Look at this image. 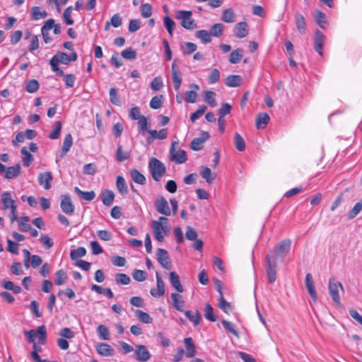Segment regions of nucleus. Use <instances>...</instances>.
<instances>
[{
	"instance_id": "1",
	"label": "nucleus",
	"mask_w": 362,
	"mask_h": 362,
	"mask_svg": "<svg viewBox=\"0 0 362 362\" xmlns=\"http://www.w3.org/2000/svg\"><path fill=\"white\" fill-rule=\"evenodd\" d=\"M192 16L191 11L178 10L175 11V17L180 21V24L184 28L192 30L197 28V23Z\"/></svg>"
},
{
	"instance_id": "2",
	"label": "nucleus",
	"mask_w": 362,
	"mask_h": 362,
	"mask_svg": "<svg viewBox=\"0 0 362 362\" xmlns=\"http://www.w3.org/2000/svg\"><path fill=\"white\" fill-rule=\"evenodd\" d=\"M328 290L332 300L335 303L336 305L340 306L341 303L339 295V290L341 292H344V288L342 284L337 281L336 279L334 277L330 278L329 279Z\"/></svg>"
},
{
	"instance_id": "3",
	"label": "nucleus",
	"mask_w": 362,
	"mask_h": 362,
	"mask_svg": "<svg viewBox=\"0 0 362 362\" xmlns=\"http://www.w3.org/2000/svg\"><path fill=\"white\" fill-rule=\"evenodd\" d=\"M148 168L152 178L158 182L166 173L165 165L160 160H150Z\"/></svg>"
},
{
	"instance_id": "4",
	"label": "nucleus",
	"mask_w": 362,
	"mask_h": 362,
	"mask_svg": "<svg viewBox=\"0 0 362 362\" xmlns=\"http://www.w3.org/2000/svg\"><path fill=\"white\" fill-rule=\"evenodd\" d=\"M291 246V240L290 239H284L277 245L274 250L267 255L276 256V261L279 258H284L289 252Z\"/></svg>"
},
{
	"instance_id": "5",
	"label": "nucleus",
	"mask_w": 362,
	"mask_h": 362,
	"mask_svg": "<svg viewBox=\"0 0 362 362\" xmlns=\"http://www.w3.org/2000/svg\"><path fill=\"white\" fill-rule=\"evenodd\" d=\"M266 261L268 281L270 284H273L276 279V274L278 271V264L276 256L267 255Z\"/></svg>"
},
{
	"instance_id": "6",
	"label": "nucleus",
	"mask_w": 362,
	"mask_h": 362,
	"mask_svg": "<svg viewBox=\"0 0 362 362\" xmlns=\"http://www.w3.org/2000/svg\"><path fill=\"white\" fill-rule=\"evenodd\" d=\"M21 168L19 164L6 168L0 163V173H4V177L6 179H13L16 177L21 173Z\"/></svg>"
},
{
	"instance_id": "7",
	"label": "nucleus",
	"mask_w": 362,
	"mask_h": 362,
	"mask_svg": "<svg viewBox=\"0 0 362 362\" xmlns=\"http://www.w3.org/2000/svg\"><path fill=\"white\" fill-rule=\"evenodd\" d=\"M53 57L59 64H69L71 62H74L77 59V54L74 51L70 55L63 52H59Z\"/></svg>"
},
{
	"instance_id": "8",
	"label": "nucleus",
	"mask_w": 362,
	"mask_h": 362,
	"mask_svg": "<svg viewBox=\"0 0 362 362\" xmlns=\"http://www.w3.org/2000/svg\"><path fill=\"white\" fill-rule=\"evenodd\" d=\"M60 207L63 212L68 215L74 214L75 208L69 195L63 194L61 196Z\"/></svg>"
},
{
	"instance_id": "9",
	"label": "nucleus",
	"mask_w": 362,
	"mask_h": 362,
	"mask_svg": "<svg viewBox=\"0 0 362 362\" xmlns=\"http://www.w3.org/2000/svg\"><path fill=\"white\" fill-rule=\"evenodd\" d=\"M155 206L158 213L165 216L170 215V209L168 203L163 196H160L157 198L155 202Z\"/></svg>"
},
{
	"instance_id": "10",
	"label": "nucleus",
	"mask_w": 362,
	"mask_h": 362,
	"mask_svg": "<svg viewBox=\"0 0 362 362\" xmlns=\"http://www.w3.org/2000/svg\"><path fill=\"white\" fill-rule=\"evenodd\" d=\"M168 222V219L164 216H160L158 221H153V232L158 231L167 234L169 231Z\"/></svg>"
},
{
	"instance_id": "11",
	"label": "nucleus",
	"mask_w": 362,
	"mask_h": 362,
	"mask_svg": "<svg viewBox=\"0 0 362 362\" xmlns=\"http://www.w3.org/2000/svg\"><path fill=\"white\" fill-rule=\"evenodd\" d=\"M210 137L207 132H202L199 137L194 138L191 144L190 147L194 151H199L203 148L204 143Z\"/></svg>"
},
{
	"instance_id": "12",
	"label": "nucleus",
	"mask_w": 362,
	"mask_h": 362,
	"mask_svg": "<svg viewBox=\"0 0 362 362\" xmlns=\"http://www.w3.org/2000/svg\"><path fill=\"white\" fill-rule=\"evenodd\" d=\"M134 353L135 358L139 361L146 362L151 358V354L144 345H136Z\"/></svg>"
},
{
	"instance_id": "13",
	"label": "nucleus",
	"mask_w": 362,
	"mask_h": 362,
	"mask_svg": "<svg viewBox=\"0 0 362 362\" xmlns=\"http://www.w3.org/2000/svg\"><path fill=\"white\" fill-rule=\"evenodd\" d=\"M156 257L161 266L166 269H170V261L168 252L165 249L159 248L156 252Z\"/></svg>"
},
{
	"instance_id": "14",
	"label": "nucleus",
	"mask_w": 362,
	"mask_h": 362,
	"mask_svg": "<svg viewBox=\"0 0 362 362\" xmlns=\"http://www.w3.org/2000/svg\"><path fill=\"white\" fill-rule=\"evenodd\" d=\"M53 177L51 172L41 173L38 175L37 181L40 186L45 189H49L52 187L51 181Z\"/></svg>"
},
{
	"instance_id": "15",
	"label": "nucleus",
	"mask_w": 362,
	"mask_h": 362,
	"mask_svg": "<svg viewBox=\"0 0 362 362\" xmlns=\"http://www.w3.org/2000/svg\"><path fill=\"white\" fill-rule=\"evenodd\" d=\"M325 38V36L321 31L319 30H315L314 49L321 56L323 55L322 49Z\"/></svg>"
},
{
	"instance_id": "16",
	"label": "nucleus",
	"mask_w": 362,
	"mask_h": 362,
	"mask_svg": "<svg viewBox=\"0 0 362 362\" xmlns=\"http://www.w3.org/2000/svg\"><path fill=\"white\" fill-rule=\"evenodd\" d=\"M170 158H186L185 151L180 148L179 143L173 141L170 149Z\"/></svg>"
},
{
	"instance_id": "17",
	"label": "nucleus",
	"mask_w": 362,
	"mask_h": 362,
	"mask_svg": "<svg viewBox=\"0 0 362 362\" xmlns=\"http://www.w3.org/2000/svg\"><path fill=\"white\" fill-rule=\"evenodd\" d=\"M156 284L157 289L151 288L150 291L151 294L153 297H160L163 296L165 293V284L158 273L156 274Z\"/></svg>"
},
{
	"instance_id": "18",
	"label": "nucleus",
	"mask_w": 362,
	"mask_h": 362,
	"mask_svg": "<svg viewBox=\"0 0 362 362\" xmlns=\"http://www.w3.org/2000/svg\"><path fill=\"white\" fill-rule=\"evenodd\" d=\"M95 350L98 354L103 356H112L115 354L112 346L105 343H100L95 346Z\"/></svg>"
},
{
	"instance_id": "19",
	"label": "nucleus",
	"mask_w": 362,
	"mask_h": 362,
	"mask_svg": "<svg viewBox=\"0 0 362 362\" xmlns=\"http://www.w3.org/2000/svg\"><path fill=\"white\" fill-rule=\"evenodd\" d=\"M294 20L298 32L302 35L305 34L306 30V22L304 16L301 13L296 12L294 16Z\"/></svg>"
},
{
	"instance_id": "20",
	"label": "nucleus",
	"mask_w": 362,
	"mask_h": 362,
	"mask_svg": "<svg viewBox=\"0 0 362 362\" xmlns=\"http://www.w3.org/2000/svg\"><path fill=\"white\" fill-rule=\"evenodd\" d=\"M234 33L238 38H243L248 33L247 24L246 22H240L236 24L234 28Z\"/></svg>"
},
{
	"instance_id": "21",
	"label": "nucleus",
	"mask_w": 362,
	"mask_h": 362,
	"mask_svg": "<svg viewBox=\"0 0 362 362\" xmlns=\"http://www.w3.org/2000/svg\"><path fill=\"white\" fill-rule=\"evenodd\" d=\"M305 286L308 289V291L312 298L316 301L317 300V294L315 292V286H314V282L313 280V277L311 274L308 273L305 276Z\"/></svg>"
},
{
	"instance_id": "22",
	"label": "nucleus",
	"mask_w": 362,
	"mask_h": 362,
	"mask_svg": "<svg viewBox=\"0 0 362 362\" xmlns=\"http://www.w3.org/2000/svg\"><path fill=\"white\" fill-rule=\"evenodd\" d=\"M129 175L131 176V178L135 183L141 185H144L146 184V179L145 176L143 174H141L138 170H130Z\"/></svg>"
},
{
	"instance_id": "23",
	"label": "nucleus",
	"mask_w": 362,
	"mask_h": 362,
	"mask_svg": "<svg viewBox=\"0 0 362 362\" xmlns=\"http://www.w3.org/2000/svg\"><path fill=\"white\" fill-rule=\"evenodd\" d=\"M170 281L173 287L179 293L184 291L183 286L180 283V277L175 272L170 273Z\"/></svg>"
},
{
	"instance_id": "24",
	"label": "nucleus",
	"mask_w": 362,
	"mask_h": 362,
	"mask_svg": "<svg viewBox=\"0 0 362 362\" xmlns=\"http://www.w3.org/2000/svg\"><path fill=\"white\" fill-rule=\"evenodd\" d=\"M47 16V12L46 11H42L40 6H33L31 8L30 19L33 21L45 18Z\"/></svg>"
},
{
	"instance_id": "25",
	"label": "nucleus",
	"mask_w": 362,
	"mask_h": 362,
	"mask_svg": "<svg viewBox=\"0 0 362 362\" xmlns=\"http://www.w3.org/2000/svg\"><path fill=\"white\" fill-rule=\"evenodd\" d=\"M184 342L186 347V356L192 358L196 354V349L193 339L191 337L185 338Z\"/></svg>"
},
{
	"instance_id": "26",
	"label": "nucleus",
	"mask_w": 362,
	"mask_h": 362,
	"mask_svg": "<svg viewBox=\"0 0 362 362\" xmlns=\"http://www.w3.org/2000/svg\"><path fill=\"white\" fill-rule=\"evenodd\" d=\"M269 121V116L267 113H259L256 118V127L257 129H264Z\"/></svg>"
},
{
	"instance_id": "27",
	"label": "nucleus",
	"mask_w": 362,
	"mask_h": 362,
	"mask_svg": "<svg viewBox=\"0 0 362 362\" xmlns=\"http://www.w3.org/2000/svg\"><path fill=\"white\" fill-rule=\"evenodd\" d=\"M102 202L105 206H110L115 198L114 192L112 190L105 189L101 193Z\"/></svg>"
},
{
	"instance_id": "28",
	"label": "nucleus",
	"mask_w": 362,
	"mask_h": 362,
	"mask_svg": "<svg viewBox=\"0 0 362 362\" xmlns=\"http://www.w3.org/2000/svg\"><path fill=\"white\" fill-rule=\"evenodd\" d=\"M185 315L187 318L192 322L194 326H197L200 323L201 316L198 310H195L194 312L187 310L185 312Z\"/></svg>"
},
{
	"instance_id": "29",
	"label": "nucleus",
	"mask_w": 362,
	"mask_h": 362,
	"mask_svg": "<svg viewBox=\"0 0 362 362\" xmlns=\"http://www.w3.org/2000/svg\"><path fill=\"white\" fill-rule=\"evenodd\" d=\"M242 77L239 75H229L226 78V85L228 87H238L241 84Z\"/></svg>"
},
{
	"instance_id": "30",
	"label": "nucleus",
	"mask_w": 362,
	"mask_h": 362,
	"mask_svg": "<svg viewBox=\"0 0 362 362\" xmlns=\"http://www.w3.org/2000/svg\"><path fill=\"white\" fill-rule=\"evenodd\" d=\"M2 204L4 210L11 208V206H16L15 201L12 199L11 194L8 192L2 194Z\"/></svg>"
},
{
	"instance_id": "31",
	"label": "nucleus",
	"mask_w": 362,
	"mask_h": 362,
	"mask_svg": "<svg viewBox=\"0 0 362 362\" xmlns=\"http://www.w3.org/2000/svg\"><path fill=\"white\" fill-rule=\"evenodd\" d=\"M74 191L80 198L86 201H92L95 197V193L93 190L89 192H83L80 189L79 187H75Z\"/></svg>"
},
{
	"instance_id": "32",
	"label": "nucleus",
	"mask_w": 362,
	"mask_h": 362,
	"mask_svg": "<svg viewBox=\"0 0 362 362\" xmlns=\"http://www.w3.org/2000/svg\"><path fill=\"white\" fill-rule=\"evenodd\" d=\"M171 298L173 300V305L174 308L182 312L184 310V300H182V296H180L177 293H172L171 294Z\"/></svg>"
},
{
	"instance_id": "33",
	"label": "nucleus",
	"mask_w": 362,
	"mask_h": 362,
	"mask_svg": "<svg viewBox=\"0 0 362 362\" xmlns=\"http://www.w3.org/2000/svg\"><path fill=\"white\" fill-rule=\"evenodd\" d=\"M135 315L138 318V320L146 324H151L153 322V318L150 316V315L141 310H136Z\"/></svg>"
},
{
	"instance_id": "34",
	"label": "nucleus",
	"mask_w": 362,
	"mask_h": 362,
	"mask_svg": "<svg viewBox=\"0 0 362 362\" xmlns=\"http://www.w3.org/2000/svg\"><path fill=\"white\" fill-rule=\"evenodd\" d=\"M37 146L35 143H30L29 146H24L21 148V152L24 156L23 158H32L30 152H36L37 151Z\"/></svg>"
},
{
	"instance_id": "35",
	"label": "nucleus",
	"mask_w": 362,
	"mask_h": 362,
	"mask_svg": "<svg viewBox=\"0 0 362 362\" xmlns=\"http://www.w3.org/2000/svg\"><path fill=\"white\" fill-rule=\"evenodd\" d=\"M215 97L216 93L212 90H206L204 92V101L212 107H214L217 105V102Z\"/></svg>"
},
{
	"instance_id": "36",
	"label": "nucleus",
	"mask_w": 362,
	"mask_h": 362,
	"mask_svg": "<svg viewBox=\"0 0 362 362\" xmlns=\"http://www.w3.org/2000/svg\"><path fill=\"white\" fill-rule=\"evenodd\" d=\"M116 185H117V188L119 192L122 195L127 194L128 188L126 185L124 179L122 176L118 175L117 177Z\"/></svg>"
},
{
	"instance_id": "37",
	"label": "nucleus",
	"mask_w": 362,
	"mask_h": 362,
	"mask_svg": "<svg viewBox=\"0 0 362 362\" xmlns=\"http://www.w3.org/2000/svg\"><path fill=\"white\" fill-rule=\"evenodd\" d=\"M243 55V50L242 49L238 48L233 51L229 57V62L231 64H238L240 62Z\"/></svg>"
},
{
	"instance_id": "38",
	"label": "nucleus",
	"mask_w": 362,
	"mask_h": 362,
	"mask_svg": "<svg viewBox=\"0 0 362 362\" xmlns=\"http://www.w3.org/2000/svg\"><path fill=\"white\" fill-rule=\"evenodd\" d=\"M195 35L203 43H209L211 41V35L210 32L205 30H200L196 32Z\"/></svg>"
},
{
	"instance_id": "39",
	"label": "nucleus",
	"mask_w": 362,
	"mask_h": 362,
	"mask_svg": "<svg viewBox=\"0 0 362 362\" xmlns=\"http://www.w3.org/2000/svg\"><path fill=\"white\" fill-rule=\"evenodd\" d=\"M200 175L209 184H211L215 178V175H212L211 170L208 167H202Z\"/></svg>"
},
{
	"instance_id": "40",
	"label": "nucleus",
	"mask_w": 362,
	"mask_h": 362,
	"mask_svg": "<svg viewBox=\"0 0 362 362\" xmlns=\"http://www.w3.org/2000/svg\"><path fill=\"white\" fill-rule=\"evenodd\" d=\"M221 20L226 23H233L235 21V14L232 8H227L222 13Z\"/></svg>"
},
{
	"instance_id": "41",
	"label": "nucleus",
	"mask_w": 362,
	"mask_h": 362,
	"mask_svg": "<svg viewBox=\"0 0 362 362\" xmlns=\"http://www.w3.org/2000/svg\"><path fill=\"white\" fill-rule=\"evenodd\" d=\"M30 218L28 216H22L18 218V221L20 225V230L23 232H28L31 230V225L29 223Z\"/></svg>"
},
{
	"instance_id": "42",
	"label": "nucleus",
	"mask_w": 362,
	"mask_h": 362,
	"mask_svg": "<svg viewBox=\"0 0 362 362\" xmlns=\"http://www.w3.org/2000/svg\"><path fill=\"white\" fill-rule=\"evenodd\" d=\"M172 79L173 83H182V78L177 66L176 60H174L172 64Z\"/></svg>"
},
{
	"instance_id": "43",
	"label": "nucleus",
	"mask_w": 362,
	"mask_h": 362,
	"mask_svg": "<svg viewBox=\"0 0 362 362\" xmlns=\"http://www.w3.org/2000/svg\"><path fill=\"white\" fill-rule=\"evenodd\" d=\"M98 337L102 340H108L110 339V332L108 328L103 325H99L97 328Z\"/></svg>"
},
{
	"instance_id": "44",
	"label": "nucleus",
	"mask_w": 362,
	"mask_h": 362,
	"mask_svg": "<svg viewBox=\"0 0 362 362\" xmlns=\"http://www.w3.org/2000/svg\"><path fill=\"white\" fill-rule=\"evenodd\" d=\"M197 48V46L194 43L189 42H185L181 47L182 54L185 55L193 53L196 51Z\"/></svg>"
},
{
	"instance_id": "45",
	"label": "nucleus",
	"mask_w": 362,
	"mask_h": 362,
	"mask_svg": "<svg viewBox=\"0 0 362 362\" xmlns=\"http://www.w3.org/2000/svg\"><path fill=\"white\" fill-rule=\"evenodd\" d=\"M234 144L235 148L240 151H243L245 148V140L239 133L235 134Z\"/></svg>"
},
{
	"instance_id": "46",
	"label": "nucleus",
	"mask_w": 362,
	"mask_h": 362,
	"mask_svg": "<svg viewBox=\"0 0 362 362\" xmlns=\"http://www.w3.org/2000/svg\"><path fill=\"white\" fill-rule=\"evenodd\" d=\"M55 284L61 286L66 282L67 275L64 270L60 269L55 273Z\"/></svg>"
},
{
	"instance_id": "47",
	"label": "nucleus",
	"mask_w": 362,
	"mask_h": 362,
	"mask_svg": "<svg viewBox=\"0 0 362 362\" xmlns=\"http://www.w3.org/2000/svg\"><path fill=\"white\" fill-rule=\"evenodd\" d=\"M86 254V250L83 247H78L76 249L72 250L70 253L71 259H76L79 257H84Z\"/></svg>"
},
{
	"instance_id": "48",
	"label": "nucleus",
	"mask_w": 362,
	"mask_h": 362,
	"mask_svg": "<svg viewBox=\"0 0 362 362\" xmlns=\"http://www.w3.org/2000/svg\"><path fill=\"white\" fill-rule=\"evenodd\" d=\"M163 99L162 95L153 97L149 103L150 107L154 110L160 108L163 105Z\"/></svg>"
},
{
	"instance_id": "49",
	"label": "nucleus",
	"mask_w": 362,
	"mask_h": 362,
	"mask_svg": "<svg viewBox=\"0 0 362 362\" xmlns=\"http://www.w3.org/2000/svg\"><path fill=\"white\" fill-rule=\"evenodd\" d=\"M362 211V199L357 202L348 214V218L353 219Z\"/></svg>"
},
{
	"instance_id": "50",
	"label": "nucleus",
	"mask_w": 362,
	"mask_h": 362,
	"mask_svg": "<svg viewBox=\"0 0 362 362\" xmlns=\"http://www.w3.org/2000/svg\"><path fill=\"white\" fill-rule=\"evenodd\" d=\"M224 26L221 23H215L212 25L210 33L212 36L220 37L223 34Z\"/></svg>"
},
{
	"instance_id": "51",
	"label": "nucleus",
	"mask_w": 362,
	"mask_h": 362,
	"mask_svg": "<svg viewBox=\"0 0 362 362\" xmlns=\"http://www.w3.org/2000/svg\"><path fill=\"white\" fill-rule=\"evenodd\" d=\"M39 87L38 81L35 79H31L28 82L25 90L28 93H33L39 89Z\"/></svg>"
},
{
	"instance_id": "52",
	"label": "nucleus",
	"mask_w": 362,
	"mask_h": 362,
	"mask_svg": "<svg viewBox=\"0 0 362 362\" xmlns=\"http://www.w3.org/2000/svg\"><path fill=\"white\" fill-rule=\"evenodd\" d=\"M115 281L117 284L128 285L130 283L131 279L127 274L118 273L115 276Z\"/></svg>"
},
{
	"instance_id": "53",
	"label": "nucleus",
	"mask_w": 362,
	"mask_h": 362,
	"mask_svg": "<svg viewBox=\"0 0 362 362\" xmlns=\"http://www.w3.org/2000/svg\"><path fill=\"white\" fill-rule=\"evenodd\" d=\"M204 317L206 320L211 322H216L217 320L216 317L214 315V309L212 306L209 303H207L205 306Z\"/></svg>"
},
{
	"instance_id": "54",
	"label": "nucleus",
	"mask_w": 362,
	"mask_h": 362,
	"mask_svg": "<svg viewBox=\"0 0 362 362\" xmlns=\"http://www.w3.org/2000/svg\"><path fill=\"white\" fill-rule=\"evenodd\" d=\"M163 87V79L160 76L155 77L151 83V88L153 90H160Z\"/></svg>"
},
{
	"instance_id": "55",
	"label": "nucleus",
	"mask_w": 362,
	"mask_h": 362,
	"mask_svg": "<svg viewBox=\"0 0 362 362\" xmlns=\"http://www.w3.org/2000/svg\"><path fill=\"white\" fill-rule=\"evenodd\" d=\"M121 55L126 59L133 60L136 57V52L132 48L129 47L122 51Z\"/></svg>"
},
{
	"instance_id": "56",
	"label": "nucleus",
	"mask_w": 362,
	"mask_h": 362,
	"mask_svg": "<svg viewBox=\"0 0 362 362\" xmlns=\"http://www.w3.org/2000/svg\"><path fill=\"white\" fill-rule=\"evenodd\" d=\"M72 10L73 7L70 6L68 8H66L64 11L63 18L65 23L67 25H73L74 23V21L71 18Z\"/></svg>"
},
{
	"instance_id": "57",
	"label": "nucleus",
	"mask_w": 362,
	"mask_h": 362,
	"mask_svg": "<svg viewBox=\"0 0 362 362\" xmlns=\"http://www.w3.org/2000/svg\"><path fill=\"white\" fill-rule=\"evenodd\" d=\"M110 100L115 105H121V101L117 95V89L115 88H111L110 89Z\"/></svg>"
},
{
	"instance_id": "58",
	"label": "nucleus",
	"mask_w": 362,
	"mask_h": 362,
	"mask_svg": "<svg viewBox=\"0 0 362 362\" xmlns=\"http://www.w3.org/2000/svg\"><path fill=\"white\" fill-rule=\"evenodd\" d=\"M315 21L316 23L321 27L322 28H325V25L326 24L325 20V14L320 11H317L316 15L315 16Z\"/></svg>"
},
{
	"instance_id": "59",
	"label": "nucleus",
	"mask_w": 362,
	"mask_h": 362,
	"mask_svg": "<svg viewBox=\"0 0 362 362\" xmlns=\"http://www.w3.org/2000/svg\"><path fill=\"white\" fill-rule=\"evenodd\" d=\"M132 277L137 281H144L146 279V273L141 269H135L132 273Z\"/></svg>"
},
{
	"instance_id": "60",
	"label": "nucleus",
	"mask_w": 362,
	"mask_h": 362,
	"mask_svg": "<svg viewBox=\"0 0 362 362\" xmlns=\"http://www.w3.org/2000/svg\"><path fill=\"white\" fill-rule=\"evenodd\" d=\"M218 306L225 313H228L232 310V305L225 300L223 296H219Z\"/></svg>"
},
{
	"instance_id": "61",
	"label": "nucleus",
	"mask_w": 362,
	"mask_h": 362,
	"mask_svg": "<svg viewBox=\"0 0 362 362\" xmlns=\"http://www.w3.org/2000/svg\"><path fill=\"white\" fill-rule=\"evenodd\" d=\"M163 21L165 27L167 29L169 35L173 36V30L175 25V22L169 16H165Z\"/></svg>"
},
{
	"instance_id": "62",
	"label": "nucleus",
	"mask_w": 362,
	"mask_h": 362,
	"mask_svg": "<svg viewBox=\"0 0 362 362\" xmlns=\"http://www.w3.org/2000/svg\"><path fill=\"white\" fill-rule=\"evenodd\" d=\"M220 79V72L217 69H213L209 75L208 82L210 84L218 82Z\"/></svg>"
},
{
	"instance_id": "63",
	"label": "nucleus",
	"mask_w": 362,
	"mask_h": 362,
	"mask_svg": "<svg viewBox=\"0 0 362 362\" xmlns=\"http://www.w3.org/2000/svg\"><path fill=\"white\" fill-rule=\"evenodd\" d=\"M141 14L144 18L150 17L152 14V7L149 4H144L141 6Z\"/></svg>"
},
{
	"instance_id": "64",
	"label": "nucleus",
	"mask_w": 362,
	"mask_h": 362,
	"mask_svg": "<svg viewBox=\"0 0 362 362\" xmlns=\"http://www.w3.org/2000/svg\"><path fill=\"white\" fill-rule=\"evenodd\" d=\"M185 101L189 103H194L197 100V93L196 90H187L185 92Z\"/></svg>"
}]
</instances>
